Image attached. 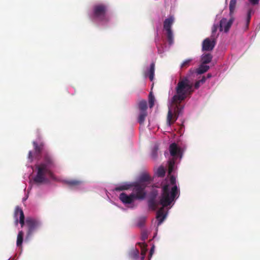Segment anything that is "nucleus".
<instances>
[{
  "label": "nucleus",
  "mask_w": 260,
  "mask_h": 260,
  "mask_svg": "<svg viewBox=\"0 0 260 260\" xmlns=\"http://www.w3.org/2000/svg\"><path fill=\"white\" fill-rule=\"evenodd\" d=\"M216 43V39L213 38H206L202 43V50L206 51H212Z\"/></svg>",
  "instance_id": "9d476101"
},
{
  "label": "nucleus",
  "mask_w": 260,
  "mask_h": 260,
  "mask_svg": "<svg viewBox=\"0 0 260 260\" xmlns=\"http://www.w3.org/2000/svg\"><path fill=\"white\" fill-rule=\"evenodd\" d=\"M191 61L192 59H188L184 60L180 66L181 69H184L188 68L190 66Z\"/></svg>",
  "instance_id": "c85d7f7f"
},
{
  "label": "nucleus",
  "mask_w": 260,
  "mask_h": 260,
  "mask_svg": "<svg viewBox=\"0 0 260 260\" xmlns=\"http://www.w3.org/2000/svg\"><path fill=\"white\" fill-rule=\"evenodd\" d=\"M251 5L254 6L257 5L259 3V0H248Z\"/></svg>",
  "instance_id": "72a5a7b5"
},
{
  "label": "nucleus",
  "mask_w": 260,
  "mask_h": 260,
  "mask_svg": "<svg viewBox=\"0 0 260 260\" xmlns=\"http://www.w3.org/2000/svg\"><path fill=\"white\" fill-rule=\"evenodd\" d=\"M146 218L145 217H141L138 219L137 226L142 228L143 227L145 223Z\"/></svg>",
  "instance_id": "7c9ffc66"
},
{
  "label": "nucleus",
  "mask_w": 260,
  "mask_h": 260,
  "mask_svg": "<svg viewBox=\"0 0 260 260\" xmlns=\"http://www.w3.org/2000/svg\"><path fill=\"white\" fill-rule=\"evenodd\" d=\"M132 186L131 185L128 184H124L117 186L115 188L114 190L115 191H122L127 190L130 188Z\"/></svg>",
  "instance_id": "5701e85b"
},
{
  "label": "nucleus",
  "mask_w": 260,
  "mask_h": 260,
  "mask_svg": "<svg viewBox=\"0 0 260 260\" xmlns=\"http://www.w3.org/2000/svg\"><path fill=\"white\" fill-rule=\"evenodd\" d=\"M179 190L177 186H174L170 188L169 185L163 186L159 201L157 200L158 191L156 189L152 190L149 193L148 205L149 208L155 210L159 205L162 207L158 209L156 213V219L158 220L157 226L160 225L166 218L167 214L164 213V208L171 205L178 194Z\"/></svg>",
  "instance_id": "f257e3e1"
},
{
  "label": "nucleus",
  "mask_w": 260,
  "mask_h": 260,
  "mask_svg": "<svg viewBox=\"0 0 260 260\" xmlns=\"http://www.w3.org/2000/svg\"><path fill=\"white\" fill-rule=\"evenodd\" d=\"M28 159L30 160V161L31 162L32 161V159H33V156H32V152L31 151H29V153H28Z\"/></svg>",
  "instance_id": "c9c22d12"
},
{
  "label": "nucleus",
  "mask_w": 260,
  "mask_h": 260,
  "mask_svg": "<svg viewBox=\"0 0 260 260\" xmlns=\"http://www.w3.org/2000/svg\"><path fill=\"white\" fill-rule=\"evenodd\" d=\"M234 20V18L233 16H231V18L229 20H228L227 19L225 18H222L219 23L220 31H222L223 30H224V32H228L231 27Z\"/></svg>",
  "instance_id": "9b49d317"
},
{
  "label": "nucleus",
  "mask_w": 260,
  "mask_h": 260,
  "mask_svg": "<svg viewBox=\"0 0 260 260\" xmlns=\"http://www.w3.org/2000/svg\"><path fill=\"white\" fill-rule=\"evenodd\" d=\"M237 4V0H231L229 4L230 16H233L235 11Z\"/></svg>",
  "instance_id": "a211bd4d"
},
{
  "label": "nucleus",
  "mask_w": 260,
  "mask_h": 260,
  "mask_svg": "<svg viewBox=\"0 0 260 260\" xmlns=\"http://www.w3.org/2000/svg\"><path fill=\"white\" fill-rule=\"evenodd\" d=\"M158 148L155 146L152 149L151 152V157L154 159L156 160L158 157Z\"/></svg>",
  "instance_id": "cd10ccee"
},
{
  "label": "nucleus",
  "mask_w": 260,
  "mask_h": 260,
  "mask_svg": "<svg viewBox=\"0 0 260 260\" xmlns=\"http://www.w3.org/2000/svg\"><path fill=\"white\" fill-rule=\"evenodd\" d=\"M218 28H219V25L218 24H214L213 25L212 28V33L210 36L211 38H213L216 39L217 38L218 35L216 34V31Z\"/></svg>",
  "instance_id": "b1692460"
},
{
  "label": "nucleus",
  "mask_w": 260,
  "mask_h": 260,
  "mask_svg": "<svg viewBox=\"0 0 260 260\" xmlns=\"http://www.w3.org/2000/svg\"><path fill=\"white\" fill-rule=\"evenodd\" d=\"M65 183L71 188L78 187L81 185L82 182L77 180H69L65 181Z\"/></svg>",
  "instance_id": "2eb2a0df"
},
{
  "label": "nucleus",
  "mask_w": 260,
  "mask_h": 260,
  "mask_svg": "<svg viewBox=\"0 0 260 260\" xmlns=\"http://www.w3.org/2000/svg\"><path fill=\"white\" fill-rule=\"evenodd\" d=\"M43 162L37 166V173L34 179L35 183L41 184L46 180V175L50 174V169L55 166L54 160L52 156L47 151L43 152Z\"/></svg>",
  "instance_id": "7ed1b4c3"
},
{
  "label": "nucleus",
  "mask_w": 260,
  "mask_h": 260,
  "mask_svg": "<svg viewBox=\"0 0 260 260\" xmlns=\"http://www.w3.org/2000/svg\"><path fill=\"white\" fill-rule=\"evenodd\" d=\"M155 98L152 93L151 92L149 94V105L150 108H152L154 105Z\"/></svg>",
  "instance_id": "c756f323"
},
{
  "label": "nucleus",
  "mask_w": 260,
  "mask_h": 260,
  "mask_svg": "<svg viewBox=\"0 0 260 260\" xmlns=\"http://www.w3.org/2000/svg\"><path fill=\"white\" fill-rule=\"evenodd\" d=\"M155 64L152 62L150 64V68L148 73L145 74V76H148L150 81H152L154 76Z\"/></svg>",
  "instance_id": "dca6fc26"
},
{
  "label": "nucleus",
  "mask_w": 260,
  "mask_h": 260,
  "mask_svg": "<svg viewBox=\"0 0 260 260\" xmlns=\"http://www.w3.org/2000/svg\"><path fill=\"white\" fill-rule=\"evenodd\" d=\"M192 87V83L186 77L179 81L175 88L176 94L172 99L171 107L168 113L167 122L169 125L173 124L182 114L184 106L181 105L180 103L191 95L193 91Z\"/></svg>",
  "instance_id": "f03ea898"
},
{
  "label": "nucleus",
  "mask_w": 260,
  "mask_h": 260,
  "mask_svg": "<svg viewBox=\"0 0 260 260\" xmlns=\"http://www.w3.org/2000/svg\"><path fill=\"white\" fill-rule=\"evenodd\" d=\"M151 178L150 176L147 173L141 174L139 178V182L137 183L147 184L150 183Z\"/></svg>",
  "instance_id": "4468645a"
},
{
  "label": "nucleus",
  "mask_w": 260,
  "mask_h": 260,
  "mask_svg": "<svg viewBox=\"0 0 260 260\" xmlns=\"http://www.w3.org/2000/svg\"><path fill=\"white\" fill-rule=\"evenodd\" d=\"M138 244L141 246V260H144L145 258V256L147 251V245L145 243H139Z\"/></svg>",
  "instance_id": "393cba45"
},
{
  "label": "nucleus",
  "mask_w": 260,
  "mask_h": 260,
  "mask_svg": "<svg viewBox=\"0 0 260 260\" xmlns=\"http://www.w3.org/2000/svg\"><path fill=\"white\" fill-rule=\"evenodd\" d=\"M154 246H153V247L151 248L150 251V252H149V257H151V256H152V254H153V252H154Z\"/></svg>",
  "instance_id": "4c0bfd02"
},
{
  "label": "nucleus",
  "mask_w": 260,
  "mask_h": 260,
  "mask_svg": "<svg viewBox=\"0 0 260 260\" xmlns=\"http://www.w3.org/2000/svg\"><path fill=\"white\" fill-rule=\"evenodd\" d=\"M170 181L171 184L173 185V187H174V186H177V185H176V178L174 176H171Z\"/></svg>",
  "instance_id": "473e14b6"
},
{
  "label": "nucleus",
  "mask_w": 260,
  "mask_h": 260,
  "mask_svg": "<svg viewBox=\"0 0 260 260\" xmlns=\"http://www.w3.org/2000/svg\"><path fill=\"white\" fill-rule=\"evenodd\" d=\"M174 22V17L173 16H169L164 22V29L166 31L167 38L170 45H172L174 42L173 34L171 29Z\"/></svg>",
  "instance_id": "423d86ee"
},
{
  "label": "nucleus",
  "mask_w": 260,
  "mask_h": 260,
  "mask_svg": "<svg viewBox=\"0 0 260 260\" xmlns=\"http://www.w3.org/2000/svg\"><path fill=\"white\" fill-rule=\"evenodd\" d=\"M202 84L199 80L197 81L194 84V88L198 89L200 86V84Z\"/></svg>",
  "instance_id": "f704fd0d"
},
{
  "label": "nucleus",
  "mask_w": 260,
  "mask_h": 260,
  "mask_svg": "<svg viewBox=\"0 0 260 260\" xmlns=\"http://www.w3.org/2000/svg\"><path fill=\"white\" fill-rule=\"evenodd\" d=\"M206 80V78L205 76H203L201 79L199 80V81L202 83L203 84L205 82Z\"/></svg>",
  "instance_id": "e433bc0d"
},
{
  "label": "nucleus",
  "mask_w": 260,
  "mask_h": 260,
  "mask_svg": "<svg viewBox=\"0 0 260 260\" xmlns=\"http://www.w3.org/2000/svg\"><path fill=\"white\" fill-rule=\"evenodd\" d=\"M107 11L108 8L106 5H96L93 8V16L100 21L107 22L109 20V17L107 15Z\"/></svg>",
  "instance_id": "39448f33"
},
{
  "label": "nucleus",
  "mask_w": 260,
  "mask_h": 260,
  "mask_svg": "<svg viewBox=\"0 0 260 260\" xmlns=\"http://www.w3.org/2000/svg\"><path fill=\"white\" fill-rule=\"evenodd\" d=\"M209 69V66L206 65V64H202L196 70V73L198 74H202L206 72Z\"/></svg>",
  "instance_id": "aec40b11"
},
{
  "label": "nucleus",
  "mask_w": 260,
  "mask_h": 260,
  "mask_svg": "<svg viewBox=\"0 0 260 260\" xmlns=\"http://www.w3.org/2000/svg\"><path fill=\"white\" fill-rule=\"evenodd\" d=\"M23 234H24L22 231H20L18 232L16 241V245L17 247L22 246V244L23 241Z\"/></svg>",
  "instance_id": "4be33fe9"
},
{
  "label": "nucleus",
  "mask_w": 260,
  "mask_h": 260,
  "mask_svg": "<svg viewBox=\"0 0 260 260\" xmlns=\"http://www.w3.org/2000/svg\"><path fill=\"white\" fill-rule=\"evenodd\" d=\"M253 10L252 8H250L248 9L247 13V16H246V23L247 25H248L250 19L251 17V14L253 13Z\"/></svg>",
  "instance_id": "2f4dec72"
},
{
  "label": "nucleus",
  "mask_w": 260,
  "mask_h": 260,
  "mask_svg": "<svg viewBox=\"0 0 260 260\" xmlns=\"http://www.w3.org/2000/svg\"><path fill=\"white\" fill-rule=\"evenodd\" d=\"M147 116V112H140L138 117V122L140 125L144 124L146 117Z\"/></svg>",
  "instance_id": "412c9836"
},
{
  "label": "nucleus",
  "mask_w": 260,
  "mask_h": 260,
  "mask_svg": "<svg viewBox=\"0 0 260 260\" xmlns=\"http://www.w3.org/2000/svg\"><path fill=\"white\" fill-rule=\"evenodd\" d=\"M142 240L145 241L146 239H147V235L146 234H145V233H143L142 234Z\"/></svg>",
  "instance_id": "58836bf2"
},
{
  "label": "nucleus",
  "mask_w": 260,
  "mask_h": 260,
  "mask_svg": "<svg viewBox=\"0 0 260 260\" xmlns=\"http://www.w3.org/2000/svg\"><path fill=\"white\" fill-rule=\"evenodd\" d=\"M211 77V74H210V73H209V74H208V75H207V76L206 79H207V78H210Z\"/></svg>",
  "instance_id": "ea45409f"
},
{
  "label": "nucleus",
  "mask_w": 260,
  "mask_h": 260,
  "mask_svg": "<svg viewBox=\"0 0 260 260\" xmlns=\"http://www.w3.org/2000/svg\"><path fill=\"white\" fill-rule=\"evenodd\" d=\"M132 186H133V193L134 194L136 200L144 199L146 196V192L145 190L146 184L136 182Z\"/></svg>",
  "instance_id": "0eeeda50"
},
{
  "label": "nucleus",
  "mask_w": 260,
  "mask_h": 260,
  "mask_svg": "<svg viewBox=\"0 0 260 260\" xmlns=\"http://www.w3.org/2000/svg\"><path fill=\"white\" fill-rule=\"evenodd\" d=\"M166 171L163 167H159L157 170L156 174L158 177H163L165 176Z\"/></svg>",
  "instance_id": "bb28decb"
},
{
  "label": "nucleus",
  "mask_w": 260,
  "mask_h": 260,
  "mask_svg": "<svg viewBox=\"0 0 260 260\" xmlns=\"http://www.w3.org/2000/svg\"><path fill=\"white\" fill-rule=\"evenodd\" d=\"M138 108L140 112H147V103L146 100H142L138 103Z\"/></svg>",
  "instance_id": "f3484780"
},
{
  "label": "nucleus",
  "mask_w": 260,
  "mask_h": 260,
  "mask_svg": "<svg viewBox=\"0 0 260 260\" xmlns=\"http://www.w3.org/2000/svg\"><path fill=\"white\" fill-rule=\"evenodd\" d=\"M169 151L172 158L169 161L168 173L171 175L173 172L176 160L178 157H181V150L175 143L170 145Z\"/></svg>",
  "instance_id": "20e7f679"
},
{
  "label": "nucleus",
  "mask_w": 260,
  "mask_h": 260,
  "mask_svg": "<svg viewBox=\"0 0 260 260\" xmlns=\"http://www.w3.org/2000/svg\"><path fill=\"white\" fill-rule=\"evenodd\" d=\"M25 223L27 227V238L30 237L33 233L35 232L41 225L39 221L31 217H27L26 219Z\"/></svg>",
  "instance_id": "6e6552de"
},
{
  "label": "nucleus",
  "mask_w": 260,
  "mask_h": 260,
  "mask_svg": "<svg viewBox=\"0 0 260 260\" xmlns=\"http://www.w3.org/2000/svg\"><path fill=\"white\" fill-rule=\"evenodd\" d=\"M119 198L124 204H131L136 200L134 193L128 195L124 192L120 193Z\"/></svg>",
  "instance_id": "f8f14e48"
},
{
  "label": "nucleus",
  "mask_w": 260,
  "mask_h": 260,
  "mask_svg": "<svg viewBox=\"0 0 260 260\" xmlns=\"http://www.w3.org/2000/svg\"><path fill=\"white\" fill-rule=\"evenodd\" d=\"M32 144L35 149V157L38 159H39L41 153L43 150L44 145L42 143L40 145H38V143L35 141L33 142Z\"/></svg>",
  "instance_id": "ddd939ff"
},
{
  "label": "nucleus",
  "mask_w": 260,
  "mask_h": 260,
  "mask_svg": "<svg viewBox=\"0 0 260 260\" xmlns=\"http://www.w3.org/2000/svg\"><path fill=\"white\" fill-rule=\"evenodd\" d=\"M212 59V55L210 53H207L203 55L201 57V61L203 64H207L211 62Z\"/></svg>",
  "instance_id": "6ab92c4d"
},
{
  "label": "nucleus",
  "mask_w": 260,
  "mask_h": 260,
  "mask_svg": "<svg viewBox=\"0 0 260 260\" xmlns=\"http://www.w3.org/2000/svg\"><path fill=\"white\" fill-rule=\"evenodd\" d=\"M15 224L18 225L19 222L22 228L25 224V217L22 210L19 207L15 208L14 212Z\"/></svg>",
  "instance_id": "1a4fd4ad"
},
{
  "label": "nucleus",
  "mask_w": 260,
  "mask_h": 260,
  "mask_svg": "<svg viewBox=\"0 0 260 260\" xmlns=\"http://www.w3.org/2000/svg\"><path fill=\"white\" fill-rule=\"evenodd\" d=\"M139 251L138 249H133L129 252V256L132 258L137 259L139 257Z\"/></svg>",
  "instance_id": "a878e982"
}]
</instances>
